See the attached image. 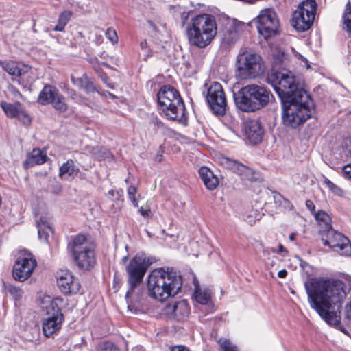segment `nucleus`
Returning a JSON list of instances; mask_svg holds the SVG:
<instances>
[{
    "mask_svg": "<svg viewBox=\"0 0 351 351\" xmlns=\"http://www.w3.org/2000/svg\"><path fill=\"white\" fill-rule=\"evenodd\" d=\"M289 62L290 60L287 54L284 51H278L273 53L270 71H281L283 69H287Z\"/></svg>",
    "mask_w": 351,
    "mask_h": 351,
    "instance_id": "obj_27",
    "label": "nucleus"
},
{
    "mask_svg": "<svg viewBox=\"0 0 351 351\" xmlns=\"http://www.w3.org/2000/svg\"><path fill=\"white\" fill-rule=\"evenodd\" d=\"M27 83H30V82H32V81H30V80H28L27 81Z\"/></svg>",
    "mask_w": 351,
    "mask_h": 351,
    "instance_id": "obj_64",
    "label": "nucleus"
},
{
    "mask_svg": "<svg viewBox=\"0 0 351 351\" xmlns=\"http://www.w3.org/2000/svg\"><path fill=\"white\" fill-rule=\"evenodd\" d=\"M316 8L317 3L315 0L302 1L293 14L292 26L298 32L308 30L314 21Z\"/></svg>",
    "mask_w": 351,
    "mask_h": 351,
    "instance_id": "obj_10",
    "label": "nucleus"
},
{
    "mask_svg": "<svg viewBox=\"0 0 351 351\" xmlns=\"http://www.w3.org/2000/svg\"><path fill=\"white\" fill-rule=\"evenodd\" d=\"M287 275L286 269H282L278 272V276L280 278H285Z\"/></svg>",
    "mask_w": 351,
    "mask_h": 351,
    "instance_id": "obj_53",
    "label": "nucleus"
},
{
    "mask_svg": "<svg viewBox=\"0 0 351 351\" xmlns=\"http://www.w3.org/2000/svg\"><path fill=\"white\" fill-rule=\"evenodd\" d=\"M0 66L8 74L16 77H24L29 75L31 70L28 65L12 60L0 61Z\"/></svg>",
    "mask_w": 351,
    "mask_h": 351,
    "instance_id": "obj_22",
    "label": "nucleus"
},
{
    "mask_svg": "<svg viewBox=\"0 0 351 351\" xmlns=\"http://www.w3.org/2000/svg\"><path fill=\"white\" fill-rule=\"evenodd\" d=\"M267 80L274 87L280 101L298 97V93L305 91L300 87L295 75L287 69H283L281 71H269Z\"/></svg>",
    "mask_w": 351,
    "mask_h": 351,
    "instance_id": "obj_6",
    "label": "nucleus"
},
{
    "mask_svg": "<svg viewBox=\"0 0 351 351\" xmlns=\"http://www.w3.org/2000/svg\"><path fill=\"white\" fill-rule=\"evenodd\" d=\"M36 218L39 239L47 242L49 234L52 232V229L49 221V217L47 215H36Z\"/></svg>",
    "mask_w": 351,
    "mask_h": 351,
    "instance_id": "obj_25",
    "label": "nucleus"
},
{
    "mask_svg": "<svg viewBox=\"0 0 351 351\" xmlns=\"http://www.w3.org/2000/svg\"><path fill=\"white\" fill-rule=\"evenodd\" d=\"M57 284L60 290L64 294L77 293L80 284L69 271H60L58 274Z\"/></svg>",
    "mask_w": 351,
    "mask_h": 351,
    "instance_id": "obj_19",
    "label": "nucleus"
},
{
    "mask_svg": "<svg viewBox=\"0 0 351 351\" xmlns=\"http://www.w3.org/2000/svg\"><path fill=\"white\" fill-rule=\"evenodd\" d=\"M140 47L141 50L140 55L144 60H147V59L152 56V51H150L145 40H142L140 43Z\"/></svg>",
    "mask_w": 351,
    "mask_h": 351,
    "instance_id": "obj_37",
    "label": "nucleus"
},
{
    "mask_svg": "<svg viewBox=\"0 0 351 351\" xmlns=\"http://www.w3.org/2000/svg\"><path fill=\"white\" fill-rule=\"evenodd\" d=\"M199 176L205 186L208 190H214L219 184L218 178L206 167H202L199 169Z\"/></svg>",
    "mask_w": 351,
    "mask_h": 351,
    "instance_id": "obj_26",
    "label": "nucleus"
},
{
    "mask_svg": "<svg viewBox=\"0 0 351 351\" xmlns=\"http://www.w3.org/2000/svg\"><path fill=\"white\" fill-rule=\"evenodd\" d=\"M138 212L143 217H149L151 210L150 209H143V208H140L138 209Z\"/></svg>",
    "mask_w": 351,
    "mask_h": 351,
    "instance_id": "obj_48",
    "label": "nucleus"
},
{
    "mask_svg": "<svg viewBox=\"0 0 351 351\" xmlns=\"http://www.w3.org/2000/svg\"><path fill=\"white\" fill-rule=\"evenodd\" d=\"M13 93L14 94V95H19V97H21V93L16 89H14L13 88Z\"/></svg>",
    "mask_w": 351,
    "mask_h": 351,
    "instance_id": "obj_58",
    "label": "nucleus"
},
{
    "mask_svg": "<svg viewBox=\"0 0 351 351\" xmlns=\"http://www.w3.org/2000/svg\"><path fill=\"white\" fill-rule=\"evenodd\" d=\"M322 240L325 246H328L341 256H351V242L341 232L330 230L326 232V238Z\"/></svg>",
    "mask_w": 351,
    "mask_h": 351,
    "instance_id": "obj_15",
    "label": "nucleus"
},
{
    "mask_svg": "<svg viewBox=\"0 0 351 351\" xmlns=\"http://www.w3.org/2000/svg\"><path fill=\"white\" fill-rule=\"evenodd\" d=\"M8 291L16 300H20L23 295V290L16 286H9Z\"/></svg>",
    "mask_w": 351,
    "mask_h": 351,
    "instance_id": "obj_40",
    "label": "nucleus"
},
{
    "mask_svg": "<svg viewBox=\"0 0 351 351\" xmlns=\"http://www.w3.org/2000/svg\"><path fill=\"white\" fill-rule=\"evenodd\" d=\"M215 18L208 14H201L191 19L186 34L191 45L204 48L208 46L217 34Z\"/></svg>",
    "mask_w": 351,
    "mask_h": 351,
    "instance_id": "obj_4",
    "label": "nucleus"
},
{
    "mask_svg": "<svg viewBox=\"0 0 351 351\" xmlns=\"http://www.w3.org/2000/svg\"><path fill=\"white\" fill-rule=\"evenodd\" d=\"M88 61L92 64H94L95 62L96 61V58H89L88 60Z\"/></svg>",
    "mask_w": 351,
    "mask_h": 351,
    "instance_id": "obj_60",
    "label": "nucleus"
},
{
    "mask_svg": "<svg viewBox=\"0 0 351 351\" xmlns=\"http://www.w3.org/2000/svg\"><path fill=\"white\" fill-rule=\"evenodd\" d=\"M280 206L284 207L285 208L292 209L293 206L291 204L290 202L288 199H285L283 201L282 205Z\"/></svg>",
    "mask_w": 351,
    "mask_h": 351,
    "instance_id": "obj_52",
    "label": "nucleus"
},
{
    "mask_svg": "<svg viewBox=\"0 0 351 351\" xmlns=\"http://www.w3.org/2000/svg\"><path fill=\"white\" fill-rule=\"evenodd\" d=\"M109 95H110V97H114V96L112 94H111V93H109Z\"/></svg>",
    "mask_w": 351,
    "mask_h": 351,
    "instance_id": "obj_62",
    "label": "nucleus"
},
{
    "mask_svg": "<svg viewBox=\"0 0 351 351\" xmlns=\"http://www.w3.org/2000/svg\"><path fill=\"white\" fill-rule=\"evenodd\" d=\"M0 106L8 117L16 119L25 125L30 124L32 121L30 116L21 108L19 102L10 104L1 101Z\"/></svg>",
    "mask_w": 351,
    "mask_h": 351,
    "instance_id": "obj_20",
    "label": "nucleus"
},
{
    "mask_svg": "<svg viewBox=\"0 0 351 351\" xmlns=\"http://www.w3.org/2000/svg\"><path fill=\"white\" fill-rule=\"evenodd\" d=\"M181 99L178 90L171 86H163L157 94L158 105L163 106L166 108L167 104L172 102L178 104V100Z\"/></svg>",
    "mask_w": 351,
    "mask_h": 351,
    "instance_id": "obj_23",
    "label": "nucleus"
},
{
    "mask_svg": "<svg viewBox=\"0 0 351 351\" xmlns=\"http://www.w3.org/2000/svg\"><path fill=\"white\" fill-rule=\"evenodd\" d=\"M217 342L223 351H237L238 348L235 344L226 338H220Z\"/></svg>",
    "mask_w": 351,
    "mask_h": 351,
    "instance_id": "obj_35",
    "label": "nucleus"
},
{
    "mask_svg": "<svg viewBox=\"0 0 351 351\" xmlns=\"http://www.w3.org/2000/svg\"><path fill=\"white\" fill-rule=\"evenodd\" d=\"M101 79H102V80L104 81V82L105 84H106L108 86H109V87H110V88H113V86L110 85V84L108 83L109 79H108V76H106V75H101Z\"/></svg>",
    "mask_w": 351,
    "mask_h": 351,
    "instance_id": "obj_54",
    "label": "nucleus"
},
{
    "mask_svg": "<svg viewBox=\"0 0 351 351\" xmlns=\"http://www.w3.org/2000/svg\"><path fill=\"white\" fill-rule=\"evenodd\" d=\"M46 154L43 153L39 149H35L29 154L27 163L30 165L43 164L46 161Z\"/></svg>",
    "mask_w": 351,
    "mask_h": 351,
    "instance_id": "obj_32",
    "label": "nucleus"
},
{
    "mask_svg": "<svg viewBox=\"0 0 351 351\" xmlns=\"http://www.w3.org/2000/svg\"><path fill=\"white\" fill-rule=\"evenodd\" d=\"M63 302L60 297L51 298L49 295H45L42 299V308L45 309L48 315L43 322V331L47 337L58 332L61 328L64 315L60 307Z\"/></svg>",
    "mask_w": 351,
    "mask_h": 351,
    "instance_id": "obj_8",
    "label": "nucleus"
},
{
    "mask_svg": "<svg viewBox=\"0 0 351 351\" xmlns=\"http://www.w3.org/2000/svg\"><path fill=\"white\" fill-rule=\"evenodd\" d=\"M171 351H189V350L184 346H176L171 348Z\"/></svg>",
    "mask_w": 351,
    "mask_h": 351,
    "instance_id": "obj_49",
    "label": "nucleus"
},
{
    "mask_svg": "<svg viewBox=\"0 0 351 351\" xmlns=\"http://www.w3.org/2000/svg\"><path fill=\"white\" fill-rule=\"evenodd\" d=\"M221 163L226 168L238 174L243 180L252 181L254 179V171L238 161L229 158H222Z\"/></svg>",
    "mask_w": 351,
    "mask_h": 351,
    "instance_id": "obj_21",
    "label": "nucleus"
},
{
    "mask_svg": "<svg viewBox=\"0 0 351 351\" xmlns=\"http://www.w3.org/2000/svg\"><path fill=\"white\" fill-rule=\"evenodd\" d=\"M151 264L152 262L149 261V259L145 254H141L133 257L126 267L128 275V282L130 285V289L125 295L128 304H129V300L132 297L134 288L142 281ZM130 307V306L128 304V308Z\"/></svg>",
    "mask_w": 351,
    "mask_h": 351,
    "instance_id": "obj_9",
    "label": "nucleus"
},
{
    "mask_svg": "<svg viewBox=\"0 0 351 351\" xmlns=\"http://www.w3.org/2000/svg\"><path fill=\"white\" fill-rule=\"evenodd\" d=\"M274 202L278 206L282 205L283 201H285V198L278 193H274L273 195Z\"/></svg>",
    "mask_w": 351,
    "mask_h": 351,
    "instance_id": "obj_45",
    "label": "nucleus"
},
{
    "mask_svg": "<svg viewBox=\"0 0 351 351\" xmlns=\"http://www.w3.org/2000/svg\"><path fill=\"white\" fill-rule=\"evenodd\" d=\"M255 22L259 34L266 40L279 32V19L277 14L271 9L261 10Z\"/></svg>",
    "mask_w": 351,
    "mask_h": 351,
    "instance_id": "obj_12",
    "label": "nucleus"
},
{
    "mask_svg": "<svg viewBox=\"0 0 351 351\" xmlns=\"http://www.w3.org/2000/svg\"><path fill=\"white\" fill-rule=\"evenodd\" d=\"M137 192L136 188L134 186H130L128 188L127 193L128 198L132 202L133 206L136 208L138 207V200L136 198V193Z\"/></svg>",
    "mask_w": 351,
    "mask_h": 351,
    "instance_id": "obj_39",
    "label": "nucleus"
},
{
    "mask_svg": "<svg viewBox=\"0 0 351 351\" xmlns=\"http://www.w3.org/2000/svg\"><path fill=\"white\" fill-rule=\"evenodd\" d=\"M297 95L281 101L282 122L291 128H296L306 122L314 110L313 101L306 91H300Z\"/></svg>",
    "mask_w": 351,
    "mask_h": 351,
    "instance_id": "obj_3",
    "label": "nucleus"
},
{
    "mask_svg": "<svg viewBox=\"0 0 351 351\" xmlns=\"http://www.w3.org/2000/svg\"><path fill=\"white\" fill-rule=\"evenodd\" d=\"M178 104L171 103L167 104V108L163 106H158V110L160 114L167 119L177 121L179 123H184L186 121L185 114V106L182 99L178 100Z\"/></svg>",
    "mask_w": 351,
    "mask_h": 351,
    "instance_id": "obj_18",
    "label": "nucleus"
},
{
    "mask_svg": "<svg viewBox=\"0 0 351 351\" xmlns=\"http://www.w3.org/2000/svg\"><path fill=\"white\" fill-rule=\"evenodd\" d=\"M105 35L112 45H115L118 43L119 38L117 32L112 27H108L106 31Z\"/></svg>",
    "mask_w": 351,
    "mask_h": 351,
    "instance_id": "obj_38",
    "label": "nucleus"
},
{
    "mask_svg": "<svg viewBox=\"0 0 351 351\" xmlns=\"http://www.w3.org/2000/svg\"><path fill=\"white\" fill-rule=\"evenodd\" d=\"M238 70L243 77H255L264 71L261 57L252 53H245L238 56Z\"/></svg>",
    "mask_w": 351,
    "mask_h": 351,
    "instance_id": "obj_13",
    "label": "nucleus"
},
{
    "mask_svg": "<svg viewBox=\"0 0 351 351\" xmlns=\"http://www.w3.org/2000/svg\"><path fill=\"white\" fill-rule=\"evenodd\" d=\"M71 81L75 86L85 90L86 92H93L95 90L93 82L85 75L80 77L72 76Z\"/></svg>",
    "mask_w": 351,
    "mask_h": 351,
    "instance_id": "obj_30",
    "label": "nucleus"
},
{
    "mask_svg": "<svg viewBox=\"0 0 351 351\" xmlns=\"http://www.w3.org/2000/svg\"><path fill=\"white\" fill-rule=\"evenodd\" d=\"M68 249L80 268L89 269L95 265V245L84 235L74 237L69 243Z\"/></svg>",
    "mask_w": 351,
    "mask_h": 351,
    "instance_id": "obj_7",
    "label": "nucleus"
},
{
    "mask_svg": "<svg viewBox=\"0 0 351 351\" xmlns=\"http://www.w3.org/2000/svg\"><path fill=\"white\" fill-rule=\"evenodd\" d=\"M79 169L75 167L72 160H68L60 166L59 169V176L66 180L73 179L77 174Z\"/></svg>",
    "mask_w": 351,
    "mask_h": 351,
    "instance_id": "obj_29",
    "label": "nucleus"
},
{
    "mask_svg": "<svg viewBox=\"0 0 351 351\" xmlns=\"http://www.w3.org/2000/svg\"><path fill=\"white\" fill-rule=\"evenodd\" d=\"M117 350V346L110 341H105L99 345V351H115Z\"/></svg>",
    "mask_w": 351,
    "mask_h": 351,
    "instance_id": "obj_42",
    "label": "nucleus"
},
{
    "mask_svg": "<svg viewBox=\"0 0 351 351\" xmlns=\"http://www.w3.org/2000/svg\"><path fill=\"white\" fill-rule=\"evenodd\" d=\"M294 56L300 60V63L302 64V66H305L307 69L310 68V65L308 64V62L306 58L302 56L300 53L295 51L293 49H292Z\"/></svg>",
    "mask_w": 351,
    "mask_h": 351,
    "instance_id": "obj_43",
    "label": "nucleus"
},
{
    "mask_svg": "<svg viewBox=\"0 0 351 351\" xmlns=\"http://www.w3.org/2000/svg\"><path fill=\"white\" fill-rule=\"evenodd\" d=\"M93 155L99 160H110L113 158L111 153L106 148L96 147L93 149Z\"/></svg>",
    "mask_w": 351,
    "mask_h": 351,
    "instance_id": "obj_34",
    "label": "nucleus"
},
{
    "mask_svg": "<svg viewBox=\"0 0 351 351\" xmlns=\"http://www.w3.org/2000/svg\"><path fill=\"white\" fill-rule=\"evenodd\" d=\"M343 176L351 180V163L345 165L342 169Z\"/></svg>",
    "mask_w": 351,
    "mask_h": 351,
    "instance_id": "obj_44",
    "label": "nucleus"
},
{
    "mask_svg": "<svg viewBox=\"0 0 351 351\" xmlns=\"http://www.w3.org/2000/svg\"><path fill=\"white\" fill-rule=\"evenodd\" d=\"M206 101L215 114L223 116L226 114L227 101L221 84L215 82L210 84L207 90Z\"/></svg>",
    "mask_w": 351,
    "mask_h": 351,
    "instance_id": "obj_14",
    "label": "nucleus"
},
{
    "mask_svg": "<svg viewBox=\"0 0 351 351\" xmlns=\"http://www.w3.org/2000/svg\"><path fill=\"white\" fill-rule=\"evenodd\" d=\"M72 12L69 10H64L59 16L58 23L53 28L54 31L62 32L65 26L71 19Z\"/></svg>",
    "mask_w": 351,
    "mask_h": 351,
    "instance_id": "obj_33",
    "label": "nucleus"
},
{
    "mask_svg": "<svg viewBox=\"0 0 351 351\" xmlns=\"http://www.w3.org/2000/svg\"><path fill=\"white\" fill-rule=\"evenodd\" d=\"M180 274L172 268H158L148 276L149 295L155 300L164 301L176 295L182 287Z\"/></svg>",
    "mask_w": 351,
    "mask_h": 351,
    "instance_id": "obj_2",
    "label": "nucleus"
},
{
    "mask_svg": "<svg viewBox=\"0 0 351 351\" xmlns=\"http://www.w3.org/2000/svg\"><path fill=\"white\" fill-rule=\"evenodd\" d=\"M324 184L328 188V189L335 195L342 197L344 195L343 189L339 186L334 184L327 178H324Z\"/></svg>",
    "mask_w": 351,
    "mask_h": 351,
    "instance_id": "obj_36",
    "label": "nucleus"
},
{
    "mask_svg": "<svg viewBox=\"0 0 351 351\" xmlns=\"http://www.w3.org/2000/svg\"><path fill=\"white\" fill-rule=\"evenodd\" d=\"M194 284V298L195 301L202 305L208 304L211 301V292L207 288L202 289L195 278L193 279Z\"/></svg>",
    "mask_w": 351,
    "mask_h": 351,
    "instance_id": "obj_28",
    "label": "nucleus"
},
{
    "mask_svg": "<svg viewBox=\"0 0 351 351\" xmlns=\"http://www.w3.org/2000/svg\"><path fill=\"white\" fill-rule=\"evenodd\" d=\"M285 247L282 245L280 244L279 246H278V252H285Z\"/></svg>",
    "mask_w": 351,
    "mask_h": 351,
    "instance_id": "obj_57",
    "label": "nucleus"
},
{
    "mask_svg": "<svg viewBox=\"0 0 351 351\" xmlns=\"http://www.w3.org/2000/svg\"><path fill=\"white\" fill-rule=\"evenodd\" d=\"M346 315L348 319H351V301L346 305Z\"/></svg>",
    "mask_w": 351,
    "mask_h": 351,
    "instance_id": "obj_51",
    "label": "nucleus"
},
{
    "mask_svg": "<svg viewBox=\"0 0 351 351\" xmlns=\"http://www.w3.org/2000/svg\"><path fill=\"white\" fill-rule=\"evenodd\" d=\"M103 41H104V38H103L102 35L96 34L95 38L94 40L95 43L97 45H99L103 43Z\"/></svg>",
    "mask_w": 351,
    "mask_h": 351,
    "instance_id": "obj_50",
    "label": "nucleus"
},
{
    "mask_svg": "<svg viewBox=\"0 0 351 351\" xmlns=\"http://www.w3.org/2000/svg\"><path fill=\"white\" fill-rule=\"evenodd\" d=\"M295 233H291L289 237V239L291 241H293L295 239Z\"/></svg>",
    "mask_w": 351,
    "mask_h": 351,
    "instance_id": "obj_56",
    "label": "nucleus"
},
{
    "mask_svg": "<svg viewBox=\"0 0 351 351\" xmlns=\"http://www.w3.org/2000/svg\"><path fill=\"white\" fill-rule=\"evenodd\" d=\"M36 266L33 254L25 249L21 250L13 267V278L19 282H24L32 276Z\"/></svg>",
    "mask_w": 351,
    "mask_h": 351,
    "instance_id": "obj_11",
    "label": "nucleus"
},
{
    "mask_svg": "<svg viewBox=\"0 0 351 351\" xmlns=\"http://www.w3.org/2000/svg\"><path fill=\"white\" fill-rule=\"evenodd\" d=\"M245 132L249 141L256 144L261 141L263 136V130L258 120H250L245 123Z\"/></svg>",
    "mask_w": 351,
    "mask_h": 351,
    "instance_id": "obj_24",
    "label": "nucleus"
},
{
    "mask_svg": "<svg viewBox=\"0 0 351 351\" xmlns=\"http://www.w3.org/2000/svg\"><path fill=\"white\" fill-rule=\"evenodd\" d=\"M306 206L312 213L315 214V213H316L315 211V206L311 200L308 199L306 201Z\"/></svg>",
    "mask_w": 351,
    "mask_h": 351,
    "instance_id": "obj_47",
    "label": "nucleus"
},
{
    "mask_svg": "<svg viewBox=\"0 0 351 351\" xmlns=\"http://www.w3.org/2000/svg\"><path fill=\"white\" fill-rule=\"evenodd\" d=\"M126 259H127V256H125V257L123 258V261H125Z\"/></svg>",
    "mask_w": 351,
    "mask_h": 351,
    "instance_id": "obj_63",
    "label": "nucleus"
},
{
    "mask_svg": "<svg viewBox=\"0 0 351 351\" xmlns=\"http://www.w3.org/2000/svg\"><path fill=\"white\" fill-rule=\"evenodd\" d=\"M258 215L256 210H251L248 215H243V219L248 223L253 224L256 219H258Z\"/></svg>",
    "mask_w": 351,
    "mask_h": 351,
    "instance_id": "obj_41",
    "label": "nucleus"
},
{
    "mask_svg": "<svg viewBox=\"0 0 351 351\" xmlns=\"http://www.w3.org/2000/svg\"><path fill=\"white\" fill-rule=\"evenodd\" d=\"M272 94L265 87L256 84L243 87L234 93L237 108L244 112H252L265 107L269 103Z\"/></svg>",
    "mask_w": 351,
    "mask_h": 351,
    "instance_id": "obj_5",
    "label": "nucleus"
},
{
    "mask_svg": "<svg viewBox=\"0 0 351 351\" xmlns=\"http://www.w3.org/2000/svg\"><path fill=\"white\" fill-rule=\"evenodd\" d=\"M108 194L111 196V197H114L115 195V194L117 195H119V192L118 191H116L113 189H111L108 191Z\"/></svg>",
    "mask_w": 351,
    "mask_h": 351,
    "instance_id": "obj_55",
    "label": "nucleus"
},
{
    "mask_svg": "<svg viewBox=\"0 0 351 351\" xmlns=\"http://www.w3.org/2000/svg\"><path fill=\"white\" fill-rule=\"evenodd\" d=\"M315 218L319 226L327 232L332 230L331 226V219L328 214L324 210H318L314 214Z\"/></svg>",
    "mask_w": 351,
    "mask_h": 351,
    "instance_id": "obj_31",
    "label": "nucleus"
},
{
    "mask_svg": "<svg viewBox=\"0 0 351 351\" xmlns=\"http://www.w3.org/2000/svg\"><path fill=\"white\" fill-rule=\"evenodd\" d=\"M163 313L169 319L177 322H185L190 315V306L185 300L168 304L163 309Z\"/></svg>",
    "mask_w": 351,
    "mask_h": 351,
    "instance_id": "obj_17",
    "label": "nucleus"
},
{
    "mask_svg": "<svg viewBox=\"0 0 351 351\" xmlns=\"http://www.w3.org/2000/svg\"><path fill=\"white\" fill-rule=\"evenodd\" d=\"M243 1H245L247 3H252L254 0H243Z\"/></svg>",
    "mask_w": 351,
    "mask_h": 351,
    "instance_id": "obj_61",
    "label": "nucleus"
},
{
    "mask_svg": "<svg viewBox=\"0 0 351 351\" xmlns=\"http://www.w3.org/2000/svg\"><path fill=\"white\" fill-rule=\"evenodd\" d=\"M311 308L328 324L337 326L340 316L335 309L339 308L346 296L344 283L328 277H314L304 284Z\"/></svg>",
    "mask_w": 351,
    "mask_h": 351,
    "instance_id": "obj_1",
    "label": "nucleus"
},
{
    "mask_svg": "<svg viewBox=\"0 0 351 351\" xmlns=\"http://www.w3.org/2000/svg\"><path fill=\"white\" fill-rule=\"evenodd\" d=\"M301 267L304 268L305 267L308 266V264L306 262L302 261L300 263Z\"/></svg>",
    "mask_w": 351,
    "mask_h": 351,
    "instance_id": "obj_59",
    "label": "nucleus"
},
{
    "mask_svg": "<svg viewBox=\"0 0 351 351\" xmlns=\"http://www.w3.org/2000/svg\"><path fill=\"white\" fill-rule=\"evenodd\" d=\"M180 12L181 14L180 18H181L182 25L184 26L188 20L189 13L188 12H181L180 11Z\"/></svg>",
    "mask_w": 351,
    "mask_h": 351,
    "instance_id": "obj_46",
    "label": "nucleus"
},
{
    "mask_svg": "<svg viewBox=\"0 0 351 351\" xmlns=\"http://www.w3.org/2000/svg\"><path fill=\"white\" fill-rule=\"evenodd\" d=\"M38 102L41 105L51 104L56 110L61 112L67 110L64 97L55 86L51 85L48 84L43 87L38 95Z\"/></svg>",
    "mask_w": 351,
    "mask_h": 351,
    "instance_id": "obj_16",
    "label": "nucleus"
}]
</instances>
